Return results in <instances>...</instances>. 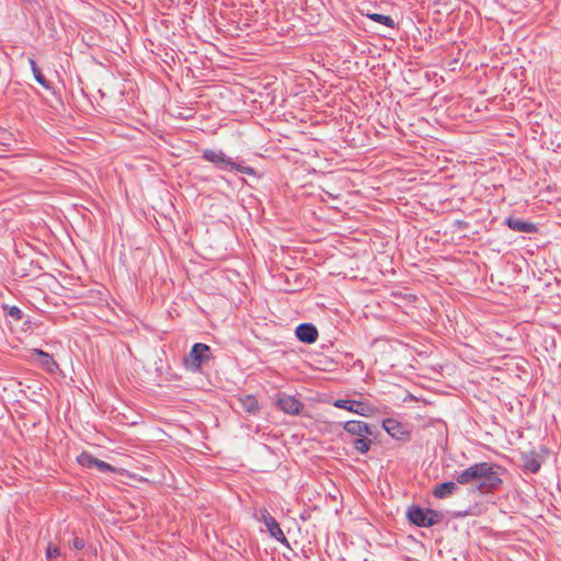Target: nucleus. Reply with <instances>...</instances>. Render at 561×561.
<instances>
[{"instance_id":"nucleus-1","label":"nucleus","mask_w":561,"mask_h":561,"mask_svg":"<svg viewBox=\"0 0 561 561\" xmlns=\"http://www.w3.org/2000/svg\"><path fill=\"white\" fill-rule=\"evenodd\" d=\"M505 469L493 462H477L466 468L456 476L459 484L477 483L481 493H492L503 484L502 476Z\"/></svg>"},{"instance_id":"nucleus-2","label":"nucleus","mask_w":561,"mask_h":561,"mask_svg":"<svg viewBox=\"0 0 561 561\" xmlns=\"http://www.w3.org/2000/svg\"><path fill=\"white\" fill-rule=\"evenodd\" d=\"M202 158L224 171L234 170L243 174L255 175V170L252 167H245L232 161V159L227 157L221 150L205 149L202 152Z\"/></svg>"},{"instance_id":"nucleus-3","label":"nucleus","mask_w":561,"mask_h":561,"mask_svg":"<svg viewBox=\"0 0 561 561\" xmlns=\"http://www.w3.org/2000/svg\"><path fill=\"white\" fill-rule=\"evenodd\" d=\"M409 522L417 527L428 528L439 524L443 515L438 511L432 508H423L419 505H412L407 511Z\"/></svg>"},{"instance_id":"nucleus-4","label":"nucleus","mask_w":561,"mask_h":561,"mask_svg":"<svg viewBox=\"0 0 561 561\" xmlns=\"http://www.w3.org/2000/svg\"><path fill=\"white\" fill-rule=\"evenodd\" d=\"M211 358V351L207 344L195 343L188 355L184 358V366L192 373L201 370L202 366Z\"/></svg>"},{"instance_id":"nucleus-5","label":"nucleus","mask_w":561,"mask_h":561,"mask_svg":"<svg viewBox=\"0 0 561 561\" xmlns=\"http://www.w3.org/2000/svg\"><path fill=\"white\" fill-rule=\"evenodd\" d=\"M253 516L256 520L263 523L270 533L271 537L276 539L282 543L288 545L287 538L284 535L282 528L279 527L277 520L271 515V513L265 507H260L254 511Z\"/></svg>"},{"instance_id":"nucleus-6","label":"nucleus","mask_w":561,"mask_h":561,"mask_svg":"<svg viewBox=\"0 0 561 561\" xmlns=\"http://www.w3.org/2000/svg\"><path fill=\"white\" fill-rule=\"evenodd\" d=\"M77 461L82 467L96 468L100 472H115L116 471V469L112 465L95 458L93 455H91L88 451L81 453L77 457Z\"/></svg>"},{"instance_id":"nucleus-7","label":"nucleus","mask_w":561,"mask_h":561,"mask_svg":"<svg viewBox=\"0 0 561 561\" xmlns=\"http://www.w3.org/2000/svg\"><path fill=\"white\" fill-rule=\"evenodd\" d=\"M333 405L335 408L347 410L363 416H367L374 411V409L369 404L351 399L335 400Z\"/></svg>"},{"instance_id":"nucleus-8","label":"nucleus","mask_w":561,"mask_h":561,"mask_svg":"<svg viewBox=\"0 0 561 561\" xmlns=\"http://www.w3.org/2000/svg\"><path fill=\"white\" fill-rule=\"evenodd\" d=\"M383 430L393 438L398 440H408L410 432L407 426L394 419H386L382 422Z\"/></svg>"},{"instance_id":"nucleus-9","label":"nucleus","mask_w":561,"mask_h":561,"mask_svg":"<svg viewBox=\"0 0 561 561\" xmlns=\"http://www.w3.org/2000/svg\"><path fill=\"white\" fill-rule=\"evenodd\" d=\"M277 407L287 414L297 415L300 413L302 403L295 397L283 393L278 396Z\"/></svg>"},{"instance_id":"nucleus-10","label":"nucleus","mask_w":561,"mask_h":561,"mask_svg":"<svg viewBox=\"0 0 561 561\" xmlns=\"http://www.w3.org/2000/svg\"><path fill=\"white\" fill-rule=\"evenodd\" d=\"M31 356L34 360H36L42 368L47 370L48 373H54L58 369V365L53 356L42 350L34 348L31 352Z\"/></svg>"},{"instance_id":"nucleus-11","label":"nucleus","mask_w":561,"mask_h":561,"mask_svg":"<svg viewBox=\"0 0 561 561\" xmlns=\"http://www.w3.org/2000/svg\"><path fill=\"white\" fill-rule=\"evenodd\" d=\"M318 335V330L312 323H301L296 328V336L300 342L314 343Z\"/></svg>"},{"instance_id":"nucleus-12","label":"nucleus","mask_w":561,"mask_h":561,"mask_svg":"<svg viewBox=\"0 0 561 561\" xmlns=\"http://www.w3.org/2000/svg\"><path fill=\"white\" fill-rule=\"evenodd\" d=\"M506 225L510 229L517 232L535 233L538 230L535 224L515 217H508Z\"/></svg>"},{"instance_id":"nucleus-13","label":"nucleus","mask_w":561,"mask_h":561,"mask_svg":"<svg viewBox=\"0 0 561 561\" xmlns=\"http://www.w3.org/2000/svg\"><path fill=\"white\" fill-rule=\"evenodd\" d=\"M343 428L347 433L358 437L364 435H373V431L370 430L369 425L363 421H347L343 424Z\"/></svg>"},{"instance_id":"nucleus-14","label":"nucleus","mask_w":561,"mask_h":561,"mask_svg":"<svg viewBox=\"0 0 561 561\" xmlns=\"http://www.w3.org/2000/svg\"><path fill=\"white\" fill-rule=\"evenodd\" d=\"M457 484H459L457 481L456 482L447 481V482L439 483V484L435 485L432 493L436 499L449 497L454 493H456V491L458 490Z\"/></svg>"},{"instance_id":"nucleus-15","label":"nucleus","mask_w":561,"mask_h":561,"mask_svg":"<svg viewBox=\"0 0 561 561\" xmlns=\"http://www.w3.org/2000/svg\"><path fill=\"white\" fill-rule=\"evenodd\" d=\"M28 64L31 66L32 72H33L34 78L37 81V83H39L44 89L50 90L51 89L50 82L44 77V75L42 73L39 67L37 66V64L35 61V59L30 57L28 58Z\"/></svg>"},{"instance_id":"nucleus-16","label":"nucleus","mask_w":561,"mask_h":561,"mask_svg":"<svg viewBox=\"0 0 561 561\" xmlns=\"http://www.w3.org/2000/svg\"><path fill=\"white\" fill-rule=\"evenodd\" d=\"M523 467L526 471L530 473H536L540 470L541 462L534 455H524Z\"/></svg>"},{"instance_id":"nucleus-17","label":"nucleus","mask_w":561,"mask_h":561,"mask_svg":"<svg viewBox=\"0 0 561 561\" xmlns=\"http://www.w3.org/2000/svg\"><path fill=\"white\" fill-rule=\"evenodd\" d=\"M241 407L249 413H256L259 411V402L253 396H247L240 399Z\"/></svg>"},{"instance_id":"nucleus-18","label":"nucleus","mask_w":561,"mask_h":561,"mask_svg":"<svg viewBox=\"0 0 561 561\" xmlns=\"http://www.w3.org/2000/svg\"><path fill=\"white\" fill-rule=\"evenodd\" d=\"M367 18L370 19L374 22L380 23V24L386 25V26H388L390 28H394L396 27L394 20L391 16H389V15H383V14H380V13H370V14H367Z\"/></svg>"},{"instance_id":"nucleus-19","label":"nucleus","mask_w":561,"mask_h":561,"mask_svg":"<svg viewBox=\"0 0 561 561\" xmlns=\"http://www.w3.org/2000/svg\"><path fill=\"white\" fill-rule=\"evenodd\" d=\"M367 436L368 435L357 437L353 442V447L360 454H366L370 448L371 440Z\"/></svg>"},{"instance_id":"nucleus-20","label":"nucleus","mask_w":561,"mask_h":561,"mask_svg":"<svg viewBox=\"0 0 561 561\" xmlns=\"http://www.w3.org/2000/svg\"><path fill=\"white\" fill-rule=\"evenodd\" d=\"M71 548L76 550H85L90 554H95L96 549L92 545H88L82 538L75 537L71 541Z\"/></svg>"},{"instance_id":"nucleus-21","label":"nucleus","mask_w":561,"mask_h":561,"mask_svg":"<svg viewBox=\"0 0 561 561\" xmlns=\"http://www.w3.org/2000/svg\"><path fill=\"white\" fill-rule=\"evenodd\" d=\"M60 556V548L51 542L46 548V558L51 561L53 559Z\"/></svg>"},{"instance_id":"nucleus-22","label":"nucleus","mask_w":561,"mask_h":561,"mask_svg":"<svg viewBox=\"0 0 561 561\" xmlns=\"http://www.w3.org/2000/svg\"><path fill=\"white\" fill-rule=\"evenodd\" d=\"M8 314L16 321H20L23 318L22 310L16 306L9 307Z\"/></svg>"},{"instance_id":"nucleus-23","label":"nucleus","mask_w":561,"mask_h":561,"mask_svg":"<svg viewBox=\"0 0 561 561\" xmlns=\"http://www.w3.org/2000/svg\"><path fill=\"white\" fill-rule=\"evenodd\" d=\"M78 561H82L81 559H79Z\"/></svg>"}]
</instances>
